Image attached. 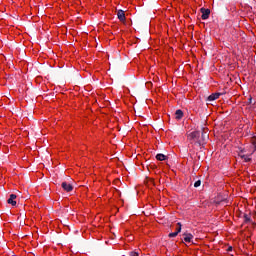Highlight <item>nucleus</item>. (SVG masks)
<instances>
[{
    "mask_svg": "<svg viewBox=\"0 0 256 256\" xmlns=\"http://www.w3.org/2000/svg\"><path fill=\"white\" fill-rule=\"evenodd\" d=\"M117 17L120 21H125V11L119 10L117 13Z\"/></svg>",
    "mask_w": 256,
    "mask_h": 256,
    "instance_id": "423d86ee",
    "label": "nucleus"
},
{
    "mask_svg": "<svg viewBox=\"0 0 256 256\" xmlns=\"http://www.w3.org/2000/svg\"><path fill=\"white\" fill-rule=\"evenodd\" d=\"M175 117H176V119H183V111L182 110H176Z\"/></svg>",
    "mask_w": 256,
    "mask_h": 256,
    "instance_id": "6e6552de",
    "label": "nucleus"
},
{
    "mask_svg": "<svg viewBox=\"0 0 256 256\" xmlns=\"http://www.w3.org/2000/svg\"><path fill=\"white\" fill-rule=\"evenodd\" d=\"M200 133L199 131H193L190 134H188V139L190 141H193V143H197V141H199V137H200Z\"/></svg>",
    "mask_w": 256,
    "mask_h": 256,
    "instance_id": "f257e3e1",
    "label": "nucleus"
},
{
    "mask_svg": "<svg viewBox=\"0 0 256 256\" xmlns=\"http://www.w3.org/2000/svg\"><path fill=\"white\" fill-rule=\"evenodd\" d=\"M156 159L158 161H165V159H167V156H165V154H157Z\"/></svg>",
    "mask_w": 256,
    "mask_h": 256,
    "instance_id": "1a4fd4ad",
    "label": "nucleus"
},
{
    "mask_svg": "<svg viewBox=\"0 0 256 256\" xmlns=\"http://www.w3.org/2000/svg\"><path fill=\"white\" fill-rule=\"evenodd\" d=\"M176 233H181V222L177 223V227H176Z\"/></svg>",
    "mask_w": 256,
    "mask_h": 256,
    "instance_id": "9b49d317",
    "label": "nucleus"
},
{
    "mask_svg": "<svg viewBox=\"0 0 256 256\" xmlns=\"http://www.w3.org/2000/svg\"><path fill=\"white\" fill-rule=\"evenodd\" d=\"M219 97H221V94H220V93L211 94V95L208 97V101H215V100L219 99Z\"/></svg>",
    "mask_w": 256,
    "mask_h": 256,
    "instance_id": "39448f33",
    "label": "nucleus"
},
{
    "mask_svg": "<svg viewBox=\"0 0 256 256\" xmlns=\"http://www.w3.org/2000/svg\"><path fill=\"white\" fill-rule=\"evenodd\" d=\"M201 13H202V19H203V21H205V20L209 19V15H211V10L201 8Z\"/></svg>",
    "mask_w": 256,
    "mask_h": 256,
    "instance_id": "f03ea898",
    "label": "nucleus"
},
{
    "mask_svg": "<svg viewBox=\"0 0 256 256\" xmlns=\"http://www.w3.org/2000/svg\"><path fill=\"white\" fill-rule=\"evenodd\" d=\"M15 199H17V195L11 194L9 199H8V204L15 207V205H17V201H15Z\"/></svg>",
    "mask_w": 256,
    "mask_h": 256,
    "instance_id": "7ed1b4c3",
    "label": "nucleus"
},
{
    "mask_svg": "<svg viewBox=\"0 0 256 256\" xmlns=\"http://www.w3.org/2000/svg\"><path fill=\"white\" fill-rule=\"evenodd\" d=\"M244 221H245L246 223H249V221H251V217H250L249 215L245 214V215H244Z\"/></svg>",
    "mask_w": 256,
    "mask_h": 256,
    "instance_id": "f8f14e48",
    "label": "nucleus"
},
{
    "mask_svg": "<svg viewBox=\"0 0 256 256\" xmlns=\"http://www.w3.org/2000/svg\"><path fill=\"white\" fill-rule=\"evenodd\" d=\"M194 187H201V180L196 181Z\"/></svg>",
    "mask_w": 256,
    "mask_h": 256,
    "instance_id": "ddd939ff",
    "label": "nucleus"
},
{
    "mask_svg": "<svg viewBox=\"0 0 256 256\" xmlns=\"http://www.w3.org/2000/svg\"><path fill=\"white\" fill-rule=\"evenodd\" d=\"M202 137H208L207 133H202Z\"/></svg>",
    "mask_w": 256,
    "mask_h": 256,
    "instance_id": "2eb2a0df",
    "label": "nucleus"
},
{
    "mask_svg": "<svg viewBox=\"0 0 256 256\" xmlns=\"http://www.w3.org/2000/svg\"><path fill=\"white\" fill-rule=\"evenodd\" d=\"M177 235H179V234H178V232L175 231V232L170 233L169 237H177Z\"/></svg>",
    "mask_w": 256,
    "mask_h": 256,
    "instance_id": "4468645a",
    "label": "nucleus"
},
{
    "mask_svg": "<svg viewBox=\"0 0 256 256\" xmlns=\"http://www.w3.org/2000/svg\"><path fill=\"white\" fill-rule=\"evenodd\" d=\"M184 241L185 243H191V241H193L192 234H184Z\"/></svg>",
    "mask_w": 256,
    "mask_h": 256,
    "instance_id": "0eeeda50",
    "label": "nucleus"
},
{
    "mask_svg": "<svg viewBox=\"0 0 256 256\" xmlns=\"http://www.w3.org/2000/svg\"><path fill=\"white\" fill-rule=\"evenodd\" d=\"M242 159H244L246 163H249V161H251V156L244 155L242 156Z\"/></svg>",
    "mask_w": 256,
    "mask_h": 256,
    "instance_id": "9d476101",
    "label": "nucleus"
},
{
    "mask_svg": "<svg viewBox=\"0 0 256 256\" xmlns=\"http://www.w3.org/2000/svg\"><path fill=\"white\" fill-rule=\"evenodd\" d=\"M62 188L64 189V191H67L68 193L69 191H73V186L67 182L62 183Z\"/></svg>",
    "mask_w": 256,
    "mask_h": 256,
    "instance_id": "20e7f679",
    "label": "nucleus"
}]
</instances>
